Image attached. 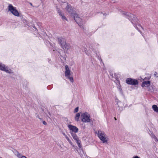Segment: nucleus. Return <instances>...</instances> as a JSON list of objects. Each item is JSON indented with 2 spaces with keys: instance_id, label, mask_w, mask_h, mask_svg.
<instances>
[{
  "instance_id": "obj_1",
  "label": "nucleus",
  "mask_w": 158,
  "mask_h": 158,
  "mask_svg": "<svg viewBox=\"0 0 158 158\" xmlns=\"http://www.w3.org/2000/svg\"><path fill=\"white\" fill-rule=\"evenodd\" d=\"M98 136L103 143H108L109 139L104 131H98Z\"/></svg>"
},
{
  "instance_id": "obj_2",
  "label": "nucleus",
  "mask_w": 158,
  "mask_h": 158,
  "mask_svg": "<svg viewBox=\"0 0 158 158\" xmlns=\"http://www.w3.org/2000/svg\"><path fill=\"white\" fill-rule=\"evenodd\" d=\"M59 43L60 44L61 47L64 50H68L70 48L69 45L66 44L65 40L62 38L58 39Z\"/></svg>"
},
{
  "instance_id": "obj_3",
  "label": "nucleus",
  "mask_w": 158,
  "mask_h": 158,
  "mask_svg": "<svg viewBox=\"0 0 158 158\" xmlns=\"http://www.w3.org/2000/svg\"><path fill=\"white\" fill-rule=\"evenodd\" d=\"M8 10L14 15L18 17L19 16L18 11L16 7H14L12 5L10 4L8 6Z\"/></svg>"
},
{
  "instance_id": "obj_4",
  "label": "nucleus",
  "mask_w": 158,
  "mask_h": 158,
  "mask_svg": "<svg viewBox=\"0 0 158 158\" xmlns=\"http://www.w3.org/2000/svg\"><path fill=\"white\" fill-rule=\"evenodd\" d=\"M81 118V121L84 123H88L90 122V115L87 112L82 114Z\"/></svg>"
},
{
  "instance_id": "obj_5",
  "label": "nucleus",
  "mask_w": 158,
  "mask_h": 158,
  "mask_svg": "<svg viewBox=\"0 0 158 158\" xmlns=\"http://www.w3.org/2000/svg\"><path fill=\"white\" fill-rule=\"evenodd\" d=\"M62 6L63 8L67 10L72 16H73V13H75L73 12L71 6L66 3H64L62 5Z\"/></svg>"
},
{
  "instance_id": "obj_6",
  "label": "nucleus",
  "mask_w": 158,
  "mask_h": 158,
  "mask_svg": "<svg viewBox=\"0 0 158 158\" xmlns=\"http://www.w3.org/2000/svg\"><path fill=\"white\" fill-rule=\"evenodd\" d=\"M70 133L73 138L74 140H75L78 146L80 148H81V141L80 140H79L78 137L75 133H73V132H70Z\"/></svg>"
},
{
  "instance_id": "obj_7",
  "label": "nucleus",
  "mask_w": 158,
  "mask_h": 158,
  "mask_svg": "<svg viewBox=\"0 0 158 158\" xmlns=\"http://www.w3.org/2000/svg\"><path fill=\"white\" fill-rule=\"evenodd\" d=\"M0 70L5 71L7 73H12V71L10 69H9L7 66L0 63Z\"/></svg>"
},
{
  "instance_id": "obj_8",
  "label": "nucleus",
  "mask_w": 158,
  "mask_h": 158,
  "mask_svg": "<svg viewBox=\"0 0 158 158\" xmlns=\"http://www.w3.org/2000/svg\"><path fill=\"white\" fill-rule=\"evenodd\" d=\"M126 81V83L129 85H135L138 84V81L136 80L133 79L131 78H127Z\"/></svg>"
},
{
  "instance_id": "obj_9",
  "label": "nucleus",
  "mask_w": 158,
  "mask_h": 158,
  "mask_svg": "<svg viewBox=\"0 0 158 158\" xmlns=\"http://www.w3.org/2000/svg\"><path fill=\"white\" fill-rule=\"evenodd\" d=\"M69 130L72 131V132L75 133H77L78 131V129L76 126L71 125H69L68 126Z\"/></svg>"
},
{
  "instance_id": "obj_10",
  "label": "nucleus",
  "mask_w": 158,
  "mask_h": 158,
  "mask_svg": "<svg viewBox=\"0 0 158 158\" xmlns=\"http://www.w3.org/2000/svg\"><path fill=\"white\" fill-rule=\"evenodd\" d=\"M76 21V22L79 25L80 23V22L82 21L81 18H80L78 17L77 14L76 13H74L73 16H72Z\"/></svg>"
},
{
  "instance_id": "obj_11",
  "label": "nucleus",
  "mask_w": 158,
  "mask_h": 158,
  "mask_svg": "<svg viewBox=\"0 0 158 158\" xmlns=\"http://www.w3.org/2000/svg\"><path fill=\"white\" fill-rule=\"evenodd\" d=\"M150 85V81H144L143 82L142 84V87H148ZM148 90H151V89L149 88H148Z\"/></svg>"
},
{
  "instance_id": "obj_12",
  "label": "nucleus",
  "mask_w": 158,
  "mask_h": 158,
  "mask_svg": "<svg viewBox=\"0 0 158 158\" xmlns=\"http://www.w3.org/2000/svg\"><path fill=\"white\" fill-rule=\"evenodd\" d=\"M65 76L67 77L69 76H70L71 75L70 70L69 69V67L68 65H66L65 66Z\"/></svg>"
},
{
  "instance_id": "obj_13",
  "label": "nucleus",
  "mask_w": 158,
  "mask_h": 158,
  "mask_svg": "<svg viewBox=\"0 0 158 158\" xmlns=\"http://www.w3.org/2000/svg\"><path fill=\"white\" fill-rule=\"evenodd\" d=\"M15 155L18 158H27L26 156L23 155L18 151H16L15 152Z\"/></svg>"
},
{
  "instance_id": "obj_14",
  "label": "nucleus",
  "mask_w": 158,
  "mask_h": 158,
  "mask_svg": "<svg viewBox=\"0 0 158 158\" xmlns=\"http://www.w3.org/2000/svg\"><path fill=\"white\" fill-rule=\"evenodd\" d=\"M152 109L155 112H158V107L155 105H153L152 106Z\"/></svg>"
},
{
  "instance_id": "obj_15",
  "label": "nucleus",
  "mask_w": 158,
  "mask_h": 158,
  "mask_svg": "<svg viewBox=\"0 0 158 158\" xmlns=\"http://www.w3.org/2000/svg\"><path fill=\"white\" fill-rule=\"evenodd\" d=\"M80 116V114L79 113L77 114L75 118V120L77 121H78Z\"/></svg>"
},
{
  "instance_id": "obj_16",
  "label": "nucleus",
  "mask_w": 158,
  "mask_h": 158,
  "mask_svg": "<svg viewBox=\"0 0 158 158\" xmlns=\"http://www.w3.org/2000/svg\"><path fill=\"white\" fill-rule=\"evenodd\" d=\"M67 78L69 79L70 81L71 82H73V79L72 77H70V76H69L68 77H67Z\"/></svg>"
},
{
  "instance_id": "obj_17",
  "label": "nucleus",
  "mask_w": 158,
  "mask_h": 158,
  "mask_svg": "<svg viewBox=\"0 0 158 158\" xmlns=\"http://www.w3.org/2000/svg\"><path fill=\"white\" fill-rule=\"evenodd\" d=\"M59 15L63 19H66L64 15L60 12H59Z\"/></svg>"
},
{
  "instance_id": "obj_18",
  "label": "nucleus",
  "mask_w": 158,
  "mask_h": 158,
  "mask_svg": "<svg viewBox=\"0 0 158 158\" xmlns=\"http://www.w3.org/2000/svg\"><path fill=\"white\" fill-rule=\"evenodd\" d=\"M66 139H67V140L69 142L71 145H72L73 144V143L70 140V139L68 137H67L66 138Z\"/></svg>"
},
{
  "instance_id": "obj_19",
  "label": "nucleus",
  "mask_w": 158,
  "mask_h": 158,
  "mask_svg": "<svg viewBox=\"0 0 158 158\" xmlns=\"http://www.w3.org/2000/svg\"><path fill=\"white\" fill-rule=\"evenodd\" d=\"M66 139H67V140L69 142L71 145H72L73 144V143L70 140V139L68 137H67L66 138Z\"/></svg>"
},
{
  "instance_id": "obj_20",
  "label": "nucleus",
  "mask_w": 158,
  "mask_h": 158,
  "mask_svg": "<svg viewBox=\"0 0 158 158\" xmlns=\"http://www.w3.org/2000/svg\"><path fill=\"white\" fill-rule=\"evenodd\" d=\"M66 139H67V140L69 142L71 145H72L73 144V143L70 140V139L68 137H67L66 138Z\"/></svg>"
},
{
  "instance_id": "obj_21",
  "label": "nucleus",
  "mask_w": 158,
  "mask_h": 158,
  "mask_svg": "<svg viewBox=\"0 0 158 158\" xmlns=\"http://www.w3.org/2000/svg\"><path fill=\"white\" fill-rule=\"evenodd\" d=\"M78 110V107H77L74 110V112H77Z\"/></svg>"
},
{
  "instance_id": "obj_22",
  "label": "nucleus",
  "mask_w": 158,
  "mask_h": 158,
  "mask_svg": "<svg viewBox=\"0 0 158 158\" xmlns=\"http://www.w3.org/2000/svg\"><path fill=\"white\" fill-rule=\"evenodd\" d=\"M153 138L155 140V141H157L158 142V139L156 138V137L155 136H153Z\"/></svg>"
},
{
  "instance_id": "obj_23",
  "label": "nucleus",
  "mask_w": 158,
  "mask_h": 158,
  "mask_svg": "<svg viewBox=\"0 0 158 158\" xmlns=\"http://www.w3.org/2000/svg\"><path fill=\"white\" fill-rule=\"evenodd\" d=\"M43 123L45 125H47V123L45 121H44L43 122Z\"/></svg>"
},
{
  "instance_id": "obj_24",
  "label": "nucleus",
  "mask_w": 158,
  "mask_h": 158,
  "mask_svg": "<svg viewBox=\"0 0 158 158\" xmlns=\"http://www.w3.org/2000/svg\"><path fill=\"white\" fill-rule=\"evenodd\" d=\"M132 158H140L139 157L137 156H134Z\"/></svg>"
},
{
  "instance_id": "obj_25",
  "label": "nucleus",
  "mask_w": 158,
  "mask_h": 158,
  "mask_svg": "<svg viewBox=\"0 0 158 158\" xmlns=\"http://www.w3.org/2000/svg\"><path fill=\"white\" fill-rule=\"evenodd\" d=\"M157 73H156V72H155V73H154V75L156 77H157V76H156V75H157Z\"/></svg>"
},
{
  "instance_id": "obj_26",
  "label": "nucleus",
  "mask_w": 158,
  "mask_h": 158,
  "mask_svg": "<svg viewBox=\"0 0 158 158\" xmlns=\"http://www.w3.org/2000/svg\"><path fill=\"white\" fill-rule=\"evenodd\" d=\"M64 135L65 136L66 138L67 137H68V136L66 135L65 134H64Z\"/></svg>"
},
{
  "instance_id": "obj_27",
  "label": "nucleus",
  "mask_w": 158,
  "mask_h": 158,
  "mask_svg": "<svg viewBox=\"0 0 158 158\" xmlns=\"http://www.w3.org/2000/svg\"><path fill=\"white\" fill-rule=\"evenodd\" d=\"M64 135L65 136L66 138L67 137H68V136L66 135L65 134H64Z\"/></svg>"
},
{
  "instance_id": "obj_28",
  "label": "nucleus",
  "mask_w": 158,
  "mask_h": 158,
  "mask_svg": "<svg viewBox=\"0 0 158 158\" xmlns=\"http://www.w3.org/2000/svg\"><path fill=\"white\" fill-rule=\"evenodd\" d=\"M64 135L65 136L66 138L67 137H68V136L66 135L65 134H64Z\"/></svg>"
},
{
  "instance_id": "obj_29",
  "label": "nucleus",
  "mask_w": 158,
  "mask_h": 158,
  "mask_svg": "<svg viewBox=\"0 0 158 158\" xmlns=\"http://www.w3.org/2000/svg\"><path fill=\"white\" fill-rule=\"evenodd\" d=\"M132 22V23H134V20L132 21H131Z\"/></svg>"
},
{
  "instance_id": "obj_30",
  "label": "nucleus",
  "mask_w": 158,
  "mask_h": 158,
  "mask_svg": "<svg viewBox=\"0 0 158 158\" xmlns=\"http://www.w3.org/2000/svg\"><path fill=\"white\" fill-rule=\"evenodd\" d=\"M114 118V119H115V120H117V119H116V118H115V117Z\"/></svg>"
},
{
  "instance_id": "obj_31",
  "label": "nucleus",
  "mask_w": 158,
  "mask_h": 158,
  "mask_svg": "<svg viewBox=\"0 0 158 158\" xmlns=\"http://www.w3.org/2000/svg\"><path fill=\"white\" fill-rule=\"evenodd\" d=\"M134 19L135 20H136V19L135 17L134 18Z\"/></svg>"
},
{
  "instance_id": "obj_32",
  "label": "nucleus",
  "mask_w": 158,
  "mask_h": 158,
  "mask_svg": "<svg viewBox=\"0 0 158 158\" xmlns=\"http://www.w3.org/2000/svg\"><path fill=\"white\" fill-rule=\"evenodd\" d=\"M151 87L152 88V89H153V87L152 86Z\"/></svg>"
},
{
  "instance_id": "obj_33",
  "label": "nucleus",
  "mask_w": 158,
  "mask_h": 158,
  "mask_svg": "<svg viewBox=\"0 0 158 158\" xmlns=\"http://www.w3.org/2000/svg\"><path fill=\"white\" fill-rule=\"evenodd\" d=\"M30 4H31V5H32V4L31 3H30Z\"/></svg>"
}]
</instances>
